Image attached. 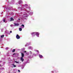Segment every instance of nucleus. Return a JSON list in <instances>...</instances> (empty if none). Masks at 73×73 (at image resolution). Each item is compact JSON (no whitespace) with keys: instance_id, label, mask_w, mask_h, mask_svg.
<instances>
[{"instance_id":"obj_14","label":"nucleus","mask_w":73,"mask_h":73,"mask_svg":"<svg viewBox=\"0 0 73 73\" xmlns=\"http://www.w3.org/2000/svg\"><path fill=\"white\" fill-rule=\"evenodd\" d=\"M14 20V19H13V18H11L10 19V21H13Z\"/></svg>"},{"instance_id":"obj_12","label":"nucleus","mask_w":73,"mask_h":73,"mask_svg":"<svg viewBox=\"0 0 73 73\" xmlns=\"http://www.w3.org/2000/svg\"><path fill=\"white\" fill-rule=\"evenodd\" d=\"M22 57H24V54L23 53H21Z\"/></svg>"},{"instance_id":"obj_8","label":"nucleus","mask_w":73,"mask_h":73,"mask_svg":"<svg viewBox=\"0 0 73 73\" xmlns=\"http://www.w3.org/2000/svg\"><path fill=\"white\" fill-rule=\"evenodd\" d=\"M31 44V42H29V43H27V44H26L25 45V46H29V45Z\"/></svg>"},{"instance_id":"obj_17","label":"nucleus","mask_w":73,"mask_h":73,"mask_svg":"<svg viewBox=\"0 0 73 73\" xmlns=\"http://www.w3.org/2000/svg\"><path fill=\"white\" fill-rule=\"evenodd\" d=\"M15 63H16V64H19L20 63L19 62H17L16 61H15Z\"/></svg>"},{"instance_id":"obj_27","label":"nucleus","mask_w":73,"mask_h":73,"mask_svg":"<svg viewBox=\"0 0 73 73\" xmlns=\"http://www.w3.org/2000/svg\"><path fill=\"white\" fill-rule=\"evenodd\" d=\"M58 72L57 71H55V73H58Z\"/></svg>"},{"instance_id":"obj_10","label":"nucleus","mask_w":73,"mask_h":73,"mask_svg":"<svg viewBox=\"0 0 73 73\" xmlns=\"http://www.w3.org/2000/svg\"><path fill=\"white\" fill-rule=\"evenodd\" d=\"M20 60L21 61V62H23V61H24V59H23V57H21L20 58Z\"/></svg>"},{"instance_id":"obj_42","label":"nucleus","mask_w":73,"mask_h":73,"mask_svg":"<svg viewBox=\"0 0 73 73\" xmlns=\"http://www.w3.org/2000/svg\"><path fill=\"white\" fill-rule=\"evenodd\" d=\"M22 69H23V68H22Z\"/></svg>"},{"instance_id":"obj_19","label":"nucleus","mask_w":73,"mask_h":73,"mask_svg":"<svg viewBox=\"0 0 73 73\" xmlns=\"http://www.w3.org/2000/svg\"><path fill=\"white\" fill-rule=\"evenodd\" d=\"M4 37V35H3L1 36V38H3Z\"/></svg>"},{"instance_id":"obj_40","label":"nucleus","mask_w":73,"mask_h":73,"mask_svg":"<svg viewBox=\"0 0 73 73\" xmlns=\"http://www.w3.org/2000/svg\"><path fill=\"white\" fill-rule=\"evenodd\" d=\"M4 64L5 63V62H4Z\"/></svg>"},{"instance_id":"obj_16","label":"nucleus","mask_w":73,"mask_h":73,"mask_svg":"<svg viewBox=\"0 0 73 73\" xmlns=\"http://www.w3.org/2000/svg\"><path fill=\"white\" fill-rule=\"evenodd\" d=\"M12 65H13V67H14V68H15V67H16V66L15 65V64H12Z\"/></svg>"},{"instance_id":"obj_30","label":"nucleus","mask_w":73,"mask_h":73,"mask_svg":"<svg viewBox=\"0 0 73 73\" xmlns=\"http://www.w3.org/2000/svg\"><path fill=\"white\" fill-rule=\"evenodd\" d=\"M23 52H24V53H26L27 51H23Z\"/></svg>"},{"instance_id":"obj_38","label":"nucleus","mask_w":73,"mask_h":73,"mask_svg":"<svg viewBox=\"0 0 73 73\" xmlns=\"http://www.w3.org/2000/svg\"><path fill=\"white\" fill-rule=\"evenodd\" d=\"M15 54H16L14 53L13 54V55H15Z\"/></svg>"},{"instance_id":"obj_24","label":"nucleus","mask_w":73,"mask_h":73,"mask_svg":"<svg viewBox=\"0 0 73 73\" xmlns=\"http://www.w3.org/2000/svg\"><path fill=\"white\" fill-rule=\"evenodd\" d=\"M13 52H15V49H13L12 51Z\"/></svg>"},{"instance_id":"obj_9","label":"nucleus","mask_w":73,"mask_h":73,"mask_svg":"<svg viewBox=\"0 0 73 73\" xmlns=\"http://www.w3.org/2000/svg\"><path fill=\"white\" fill-rule=\"evenodd\" d=\"M28 49H31V50H33V48L32 46H29L28 47Z\"/></svg>"},{"instance_id":"obj_13","label":"nucleus","mask_w":73,"mask_h":73,"mask_svg":"<svg viewBox=\"0 0 73 73\" xmlns=\"http://www.w3.org/2000/svg\"><path fill=\"white\" fill-rule=\"evenodd\" d=\"M21 28H22V29H23V28H24V25H22L21 27Z\"/></svg>"},{"instance_id":"obj_41","label":"nucleus","mask_w":73,"mask_h":73,"mask_svg":"<svg viewBox=\"0 0 73 73\" xmlns=\"http://www.w3.org/2000/svg\"><path fill=\"white\" fill-rule=\"evenodd\" d=\"M0 53H1V52H0Z\"/></svg>"},{"instance_id":"obj_39","label":"nucleus","mask_w":73,"mask_h":73,"mask_svg":"<svg viewBox=\"0 0 73 73\" xmlns=\"http://www.w3.org/2000/svg\"><path fill=\"white\" fill-rule=\"evenodd\" d=\"M27 63H29V62H27Z\"/></svg>"},{"instance_id":"obj_20","label":"nucleus","mask_w":73,"mask_h":73,"mask_svg":"<svg viewBox=\"0 0 73 73\" xmlns=\"http://www.w3.org/2000/svg\"><path fill=\"white\" fill-rule=\"evenodd\" d=\"M26 54L27 55H29V52H27L26 53Z\"/></svg>"},{"instance_id":"obj_6","label":"nucleus","mask_w":73,"mask_h":73,"mask_svg":"<svg viewBox=\"0 0 73 73\" xmlns=\"http://www.w3.org/2000/svg\"><path fill=\"white\" fill-rule=\"evenodd\" d=\"M14 26H15V27H18V26L19 25V23H14Z\"/></svg>"},{"instance_id":"obj_32","label":"nucleus","mask_w":73,"mask_h":73,"mask_svg":"<svg viewBox=\"0 0 73 73\" xmlns=\"http://www.w3.org/2000/svg\"><path fill=\"white\" fill-rule=\"evenodd\" d=\"M25 50V48H22V50Z\"/></svg>"},{"instance_id":"obj_31","label":"nucleus","mask_w":73,"mask_h":73,"mask_svg":"<svg viewBox=\"0 0 73 73\" xmlns=\"http://www.w3.org/2000/svg\"><path fill=\"white\" fill-rule=\"evenodd\" d=\"M1 61H0V63H1ZM0 66H2L1 64H0Z\"/></svg>"},{"instance_id":"obj_5","label":"nucleus","mask_w":73,"mask_h":73,"mask_svg":"<svg viewBox=\"0 0 73 73\" xmlns=\"http://www.w3.org/2000/svg\"><path fill=\"white\" fill-rule=\"evenodd\" d=\"M19 4L20 5H21V4H23V1H22V0H20L19 1Z\"/></svg>"},{"instance_id":"obj_29","label":"nucleus","mask_w":73,"mask_h":73,"mask_svg":"<svg viewBox=\"0 0 73 73\" xmlns=\"http://www.w3.org/2000/svg\"><path fill=\"white\" fill-rule=\"evenodd\" d=\"M8 49V47H7L5 48V49H6V50H7Z\"/></svg>"},{"instance_id":"obj_2","label":"nucleus","mask_w":73,"mask_h":73,"mask_svg":"<svg viewBox=\"0 0 73 73\" xmlns=\"http://www.w3.org/2000/svg\"><path fill=\"white\" fill-rule=\"evenodd\" d=\"M28 5L27 4H25L24 5H22V8H21V11H27L28 10H31V7H28Z\"/></svg>"},{"instance_id":"obj_33","label":"nucleus","mask_w":73,"mask_h":73,"mask_svg":"<svg viewBox=\"0 0 73 73\" xmlns=\"http://www.w3.org/2000/svg\"><path fill=\"white\" fill-rule=\"evenodd\" d=\"M12 32V31H10V33H11Z\"/></svg>"},{"instance_id":"obj_7","label":"nucleus","mask_w":73,"mask_h":73,"mask_svg":"<svg viewBox=\"0 0 73 73\" xmlns=\"http://www.w3.org/2000/svg\"><path fill=\"white\" fill-rule=\"evenodd\" d=\"M16 38L17 39H20V36L19 35H17L16 36Z\"/></svg>"},{"instance_id":"obj_34","label":"nucleus","mask_w":73,"mask_h":73,"mask_svg":"<svg viewBox=\"0 0 73 73\" xmlns=\"http://www.w3.org/2000/svg\"><path fill=\"white\" fill-rule=\"evenodd\" d=\"M51 72L52 73H53L54 72L53 71H51Z\"/></svg>"},{"instance_id":"obj_26","label":"nucleus","mask_w":73,"mask_h":73,"mask_svg":"<svg viewBox=\"0 0 73 73\" xmlns=\"http://www.w3.org/2000/svg\"><path fill=\"white\" fill-rule=\"evenodd\" d=\"M29 58H31V55H29Z\"/></svg>"},{"instance_id":"obj_18","label":"nucleus","mask_w":73,"mask_h":73,"mask_svg":"<svg viewBox=\"0 0 73 73\" xmlns=\"http://www.w3.org/2000/svg\"><path fill=\"white\" fill-rule=\"evenodd\" d=\"M19 31H22V28H19Z\"/></svg>"},{"instance_id":"obj_1","label":"nucleus","mask_w":73,"mask_h":73,"mask_svg":"<svg viewBox=\"0 0 73 73\" xmlns=\"http://www.w3.org/2000/svg\"><path fill=\"white\" fill-rule=\"evenodd\" d=\"M31 11L30 10H28L26 11L27 12V13L25 12L23 13V15L22 17V19H27L26 17H27L29 16V14H30V15L32 16L33 15V12H29V11Z\"/></svg>"},{"instance_id":"obj_36","label":"nucleus","mask_w":73,"mask_h":73,"mask_svg":"<svg viewBox=\"0 0 73 73\" xmlns=\"http://www.w3.org/2000/svg\"><path fill=\"white\" fill-rule=\"evenodd\" d=\"M18 72H20V70H18Z\"/></svg>"},{"instance_id":"obj_23","label":"nucleus","mask_w":73,"mask_h":73,"mask_svg":"<svg viewBox=\"0 0 73 73\" xmlns=\"http://www.w3.org/2000/svg\"><path fill=\"white\" fill-rule=\"evenodd\" d=\"M36 52H37V54H38L39 53V51H38V50H37Z\"/></svg>"},{"instance_id":"obj_22","label":"nucleus","mask_w":73,"mask_h":73,"mask_svg":"<svg viewBox=\"0 0 73 73\" xmlns=\"http://www.w3.org/2000/svg\"><path fill=\"white\" fill-rule=\"evenodd\" d=\"M5 9H6V10H7V9H8V8H6V7H5Z\"/></svg>"},{"instance_id":"obj_37","label":"nucleus","mask_w":73,"mask_h":73,"mask_svg":"<svg viewBox=\"0 0 73 73\" xmlns=\"http://www.w3.org/2000/svg\"><path fill=\"white\" fill-rule=\"evenodd\" d=\"M18 20L19 21H20V19H19Z\"/></svg>"},{"instance_id":"obj_3","label":"nucleus","mask_w":73,"mask_h":73,"mask_svg":"<svg viewBox=\"0 0 73 73\" xmlns=\"http://www.w3.org/2000/svg\"><path fill=\"white\" fill-rule=\"evenodd\" d=\"M35 35H36V36L38 37H39V35H40V33L38 32H35Z\"/></svg>"},{"instance_id":"obj_35","label":"nucleus","mask_w":73,"mask_h":73,"mask_svg":"<svg viewBox=\"0 0 73 73\" xmlns=\"http://www.w3.org/2000/svg\"><path fill=\"white\" fill-rule=\"evenodd\" d=\"M1 31H2V32H3V29H2L1 30Z\"/></svg>"},{"instance_id":"obj_28","label":"nucleus","mask_w":73,"mask_h":73,"mask_svg":"<svg viewBox=\"0 0 73 73\" xmlns=\"http://www.w3.org/2000/svg\"><path fill=\"white\" fill-rule=\"evenodd\" d=\"M3 21L5 23V19H4L3 20Z\"/></svg>"},{"instance_id":"obj_15","label":"nucleus","mask_w":73,"mask_h":73,"mask_svg":"<svg viewBox=\"0 0 73 73\" xmlns=\"http://www.w3.org/2000/svg\"><path fill=\"white\" fill-rule=\"evenodd\" d=\"M29 54H32V52L31 51H29Z\"/></svg>"},{"instance_id":"obj_11","label":"nucleus","mask_w":73,"mask_h":73,"mask_svg":"<svg viewBox=\"0 0 73 73\" xmlns=\"http://www.w3.org/2000/svg\"><path fill=\"white\" fill-rule=\"evenodd\" d=\"M39 57L40 58H42V57H43V56H42V55H40V54L39 55Z\"/></svg>"},{"instance_id":"obj_4","label":"nucleus","mask_w":73,"mask_h":73,"mask_svg":"<svg viewBox=\"0 0 73 73\" xmlns=\"http://www.w3.org/2000/svg\"><path fill=\"white\" fill-rule=\"evenodd\" d=\"M31 35L32 37H34L36 35V32H33L31 33Z\"/></svg>"},{"instance_id":"obj_25","label":"nucleus","mask_w":73,"mask_h":73,"mask_svg":"<svg viewBox=\"0 0 73 73\" xmlns=\"http://www.w3.org/2000/svg\"><path fill=\"white\" fill-rule=\"evenodd\" d=\"M10 27H13V25H11Z\"/></svg>"},{"instance_id":"obj_21","label":"nucleus","mask_w":73,"mask_h":73,"mask_svg":"<svg viewBox=\"0 0 73 73\" xmlns=\"http://www.w3.org/2000/svg\"><path fill=\"white\" fill-rule=\"evenodd\" d=\"M14 0H12L11 2H12V3H12V4H13V3H14Z\"/></svg>"}]
</instances>
